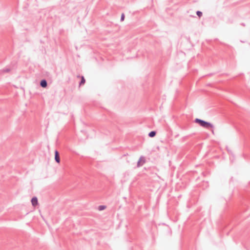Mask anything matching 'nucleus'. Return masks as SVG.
<instances>
[{
  "label": "nucleus",
  "mask_w": 250,
  "mask_h": 250,
  "mask_svg": "<svg viewBox=\"0 0 250 250\" xmlns=\"http://www.w3.org/2000/svg\"><path fill=\"white\" fill-rule=\"evenodd\" d=\"M85 83V79L83 77H82V80L80 83V85L83 84Z\"/></svg>",
  "instance_id": "obj_8"
},
{
  "label": "nucleus",
  "mask_w": 250,
  "mask_h": 250,
  "mask_svg": "<svg viewBox=\"0 0 250 250\" xmlns=\"http://www.w3.org/2000/svg\"><path fill=\"white\" fill-rule=\"evenodd\" d=\"M156 135V132L155 131H151L149 133V136L150 137H153Z\"/></svg>",
  "instance_id": "obj_7"
},
{
  "label": "nucleus",
  "mask_w": 250,
  "mask_h": 250,
  "mask_svg": "<svg viewBox=\"0 0 250 250\" xmlns=\"http://www.w3.org/2000/svg\"><path fill=\"white\" fill-rule=\"evenodd\" d=\"M31 203L33 206H35L38 205V199L36 197H33L31 200Z\"/></svg>",
  "instance_id": "obj_4"
},
{
  "label": "nucleus",
  "mask_w": 250,
  "mask_h": 250,
  "mask_svg": "<svg viewBox=\"0 0 250 250\" xmlns=\"http://www.w3.org/2000/svg\"><path fill=\"white\" fill-rule=\"evenodd\" d=\"M55 159L57 163L59 164L60 163V155L57 150L55 151Z\"/></svg>",
  "instance_id": "obj_2"
},
{
  "label": "nucleus",
  "mask_w": 250,
  "mask_h": 250,
  "mask_svg": "<svg viewBox=\"0 0 250 250\" xmlns=\"http://www.w3.org/2000/svg\"><path fill=\"white\" fill-rule=\"evenodd\" d=\"M106 208V207L104 205H101L98 207V210L100 211L103 210Z\"/></svg>",
  "instance_id": "obj_6"
},
{
  "label": "nucleus",
  "mask_w": 250,
  "mask_h": 250,
  "mask_svg": "<svg viewBox=\"0 0 250 250\" xmlns=\"http://www.w3.org/2000/svg\"><path fill=\"white\" fill-rule=\"evenodd\" d=\"M195 122L198 124L200 126L206 128H210L213 127V125L210 123L206 122L199 119H196L195 120Z\"/></svg>",
  "instance_id": "obj_1"
},
{
  "label": "nucleus",
  "mask_w": 250,
  "mask_h": 250,
  "mask_svg": "<svg viewBox=\"0 0 250 250\" xmlns=\"http://www.w3.org/2000/svg\"><path fill=\"white\" fill-rule=\"evenodd\" d=\"M6 71V72H9V70H6V71Z\"/></svg>",
  "instance_id": "obj_11"
},
{
  "label": "nucleus",
  "mask_w": 250,
  "mask_h": 250,
  "mask_svg": "<svg viewBox=\"0 0 250 250\" xmlns=\"http://www.w3.org/2000/svg\"><path fill=\"white\" fill-rule=\"evenodd\" d=\"M41 85L42 87H46L47 86V83L46 82L45 80H42L41 82Z\"/></svg>",
  "instance_id": "obj_5"
},
{
  "label": "nucleus",
  "mask_w": 250,
  "mask_h": 250,
  "mask_svg": "<svg viewBox=\"0 0 250 250\" xmlns=\"http://www.w3.org/2000/svg\"><path fill=\"white\" fill-rule=\"evenodd\" d=\"M124 19H125V15L124 14H123L121 16V21H123L124 20Z\"/></svg>",
  "instance_id": "obj_10"
},
{
  "label": "nucleus",
  "mask_w": 250,
  "mask_h": 250,
  "mask_svg": "<svg viewBox=\"0 0 250 250\" xmlns=\"http://www.w3.org/2000/svg\"><path fill=\"white\" fill-rule=\"evenodd\" d=\"M197 15L199 17H201L202 15V13L200 11H197Z\"/></svg>",
  "instance_id": "obj_9"
},
{
  "label": "nucleus",
  "mask_w": 250,
  "mask_h": 250,
  "mask_svg": "<svg viewBox=\"0 0 250 250\" xmlns=\"http://www.w3.org/2000/svg\"><path fill=\"white\" fill-rule=\"evenodd\" d=\"M145 163V160L143 158H141L138 162V167L142 166Z\"/></svg>",
  "instance_id": "obj_3"
}]
</instances>
